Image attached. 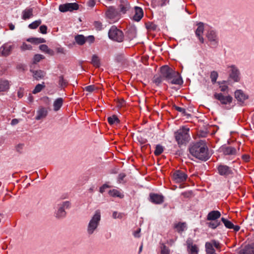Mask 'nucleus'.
<instances>
[{
	"mask_svg": "<svg viewBox=\"0 0 254 254\" xmlns=\"http://www.w3.org/2000/svg\"><path fill=\"white\" fill-rule=\"evenodd\" d=\"M100 220L101 214L98 210L95 211L88 224L86 230L88 235H91L95 233L99 225Z\"/></svg>",
	"mask_w": 254,
	"mask_h": 254,
	"instance_id": "obj_3",
	"label": "nucleus"
},
{
	"mask_svg": "<svg viewBox=\"0 0 254 254\" xmlns=\"http://www.w3.org/2000/svg\"><path fill=\"white\" fill-rule=\"evenodd\" d=\"M67 81L64 79L63 76H60L59 77V84L61 86H65L66 85Z\"/></svg>",
	"mask_w": 254,
	"mask_h": 254,
	"instance_id": "obj_49",
	"label": "nucleus"
},
{
	"mask_svg": "<svg viewBox=\"0 0 254 254\" xmlns=\"http://www.w3.org/2000/svg\"><path fill=\"white\" fill-rule=\"evenodd\" d=\"M221 213L219 211L213 210L208 213L207 216V220L209 221H217L220 218Z\"/></svg>",
	"mask_w": 254,
	"mask_h": 254,
	"instance_id": "obj_20",
	"label": "nucleus"
},
{
	"mask_svg": "<svg viewBox=\"0 0 254 254\" xmlns=\"http://www.w3.org/2000/svg\"><path fill=\"white\" fill-rule=\"evenodd\" d=\"M47 27L45 25H41L39 28L40 32L44 34H45L47 33Z\"/></svg>",
	"mask_w": 254,
	"mask_h": 254,
	"instance_id": "obj_50",
	"label": "nucleus"
},
{
	"mask_svg": "<svg viewBox=\"0 0 254 254\" xmlns=\"http://www.w3.org/2000/svg\"><path fill=\"white\" fill-rule=\"evenodd\" d=\"M140 232V229H137L133 233V236L136 238L140 237L139 233Z\"/></svg>",
	"mask_w": 254,
	"mask_h": 254,
	"instance_id": "obj_58",
	"label": "nucleus"
},
{
	"mask_svg": "<svg viewBox=\"0 0 254 254\" xmlns=\"http://www.w3.org/2000/svg\"><path fill=\"white\" fill-rule=\"evenodd\" d=\"M189 128L182 127L175 132V137L179 146L186 144L190 139Z\"/></svg>",
	"mask_w": 254,
	"mask_h": 254,
	"instance_id": "obj_4",
	"label": "nucleus"
},
{
	"mask_svg": "<svg viewBox=\"0 0 254 254\" xmlns=\"http://www.w3.org/2000/svg\"><path fill=\"white\" fill-rule=\"evenodd\" d=\"M235 98L240 102L243 103L248 98V96L246 95L241 90H237L235 92Z\"/></svg>",
	"mask_w": 254,
	"mask_h": 254,
	"instance_id": "obj_22",
	"label": "nucleus"
},
{
	"mask_svg": "<svg viewBox=\"0 0 254 254\" xmlns=\"http://www.w3.org/2000/svg\"><path fill=\"white\" fill-rule=\"evenodd\" d=\"M86 42H88L90 43H93L94 41V37L93 36H89L85 37Z\"/></svg>",
	"mask_w": 254,
	"mask_h": 254,
	"instance_id": "obj_53",
	"label": "nucleus"
},
{
	"mask_svg": "<svg viewBox=\"0 0 254 254\" xmlns=\"http://www.w3.org/2000/svg\"><path fill=\"white\" fill-rule=\"evenodd\" d=\"M76 42L80 45H83L85 42V37L82 35H78L75 37Z\"/></svg>",
	"mask_w": 254,
	"mask_h": 254,
	"instance_id": "obj_33",
	"label": "nucleus"
},
{
	"mask_svg": "<svg viewBox=\"0 0 254 254\" xmlns=\"http://www.w3.org/2000/svg\"><path fill=\"white\" fill-rule=\"evenodd\" d=\"M218 73L215 71H213L211 72L210 74V78L211 80V81L213 83H214L216 82V80L218 77Z\"/></svg>",
	"mask_w": 254,
	"mask_h": 254,
	"instance_id": "obj_46",
	"label": "nucleus"
},
{
	"mask_svg": "<svg viewBox=\"0 0 254 254\" xmlns=\"http://www.w3.org/2000/svg\"><path fill=\"white\" fill-rule=\"evenodd\" d=\"M21 49L22 51L30 50L32 49V46L30 45L27 44L26 43H23L21 46Z\"/></svg>",
	"mask_w": 254,
	"mask_h": 254,
	"instance_id": "obj_48",
	"label": "nucleus"
},
{
	"mask_svg": "<svg viewBox=\"0 0 254 254\" xmlns=\"http://www.w3.org/2000/svg\"><path fill=\"white\" fill-rule=\"evenodd\" d=\"M188 178V175L185 172L181 170L176 171L173 175V179L176 183H182L185 182Z\"/></svg>",
	"mask_w": 254,
	"mask_h": 254,
	"instance_id": "obj_8",
	"label": "nucleus"
},
{
	"mask_svg": "<svg viewBox=\"0 0 254 254\" xmlns=\"http://www.w3.org/2000/svg\"><path fill=\"white\" fill-rule=\"evenodd\" d=\"M109 194L113 197H119L120 198H123L124 195L122 194L119 191L116 189L110 190L109 191Z\"/></svg>",
	"mask_w": 254,
	"mask_h": 254,
	"instance_id": "obj_34",
	"label": "nucleus"
},
{
	"mask_svg": "<svg viewBox=\"0 0 254 254\" xmlns=\"http://www.w3.org/2000/svg\"><path fill=\"white\" fill-rule=\"evenodd\" d=\"M78 9V4L76 3H66L61 4L59 6V10L62 12L72 11Z\"/></svg>",
	"mask_w": 254,
	"mask_h": 254,
	"instance_id": "obj_9",
	"label": "nucleus"
},
{
	"mask_svg": "<svg viewBox=\"0 0 254 254\" xmlns=\"http://www.w3.org/2000/svg\"><path fill=\"white\" fill-rule=\"evenodd\" d=\"M169 0H160L159 5L160 6H164L167 4H169Z\"/></svg>",
	"mask_w": 254,
	"mask_h": 254,
	"instance_id": "obj_52",
	"label": "nucleus"
},
{
	"mask_svg": "<svg viewBox=\"0 0 254 254\" xmlns=\"http://www.w3.org/2000/svg\"><path fill=\"white\" fill-rule=\"evenodd\" d=\"M63 104V99L62 98L57 99L54 102V110L55 111H59Z\"/></svg>",
	"mask_w": 254,
	"mask_h": 254,
	"instance_id": "obj_27",
	"label": "nucleus"
},
{
	"mask_svg": "<svg viewBox=\"0 0 254 254\" xmlns=\"http://www.w3.org/2000/svg\"><path fill=\"white\" fill-rule=\"evenodd\" d=\"M218 170L220 175L223 176H228L232 173L230 168L226 165H220Z\"/></svg>",
	"mask_w": 254,
	"mask_h": 254,
	"instance_id": "obj_19",
	"label": "nucleus"
},
{
	"mask_svg": "<svg viewBox=\"0 0 254 254\" xmlns=\"http://www.w3.org/2000/svg\"><path fill=\"white\" fill-rule=\"evenodd\" d=\"M129 4L127 1H122L120 4V11L124 14L129 9Z\"/></svg>",
	"mask_w": 254,
	"mask_h": 254,
	"instance_id": "obj_28",
	"label": "nucleus"
},
{
	"mask_svg": "<svg viewBox=\"0 0 254 254\" xmlns=\"http://www.w3.org/2000/svg\"><path fill=\"white\" fill-rule=\"evenodd\" d=\"M91 63L94 66L96 67H99L100 65V62L98 57L94 55L92 58Z\"/></svg>",
	"mask_w": 254,
	"mask_h": 254,
	"instance_id": "obj_35",
	"label": "nucleus"
},
{
	"mask_svg": "<svg viewBox=\"0 0 254 254\" xmlns=\"http://www.w3.org/2000/svg\"><path fill=\"white\" fill-rule=\"evenodd\" d=\"M110 39L118 42H122L124 39V35L122 31L115 26H112L108 32Z\"/></svg>",
	"mask_w": 254,
	"mask_h": 254,
	"instance_id": "obj_5",
	"label": "nucleus"
},
{
	"mask_svg": "<svg viewBox=\"0 0 254 254\" xmlns=\"http://www.w3.org/2000/svg\"><path fill=\"white\" fill-rule=\"evenodd\" d=\"M18 122H19V121L18 119H14L12 120V121L11 122V125L12 126H14V125L17 124L18 123Z\"/></svg>",
	"mask_w": 254,
	"mask_h": 254,
	"instance_id": "obj_60",
	"label": "nucleus"
},
{
	"mask_svg": "<svg viewBox=\"0 0 254 254\" xmlns=\"http://www.w3.org/2000/svg\"><path fill=\"white\" fill-rule=\"evenodd\" d=\"M44 57L43 55L40 54H36L33 59V63L35 64L39 62L42 59H44Z\"/></svg>",
	"mask_w": 254,
	"mask_h": 254,
	"instance_id": "obj_44",
	"label": "nucleus"
},
{
	"mask_svg": "<svg viewBox=\"0 0 254 254\" xmlns=\"http://www.w3.org/2000/svg\"><path fill=\"white\" fill-rule=\"evenodd\" d=\"M13 49V46L8 44H5L0 48V54L4 57L8 56Z\"/></svg>",
	"mask_w": 254,
	"mask_h": 254,
	"instance_id": "obj_14",
	"label": "nucleus"
},
{
	"mask_svg": "<svg viewBox=\"0 0 254 254\" xmlns=\"http://www.w3.org/2000/svg\"><path fill=\"white\" fill-rule=\"evenodd\" d=\"M33 8L28 7L24 9L22 12V18L23 20H26L33 17Z\"/></svg>",
	"mask_w": 254,
	"mask_h": 254,
	"instance_id": "obj_23",
	"label": "nucleus"
},
{
	"mask_svg": "<svg viewBox=\"0 0 254 254\" xmlns=\"http://www.w3.org/2000/svg\"><path fill=\"white\" fill-rule=\"evenodd\" d=\"M56 50L57 52L58 53L63 54H65V50H64V48H63L62 47H57V48H56Z\"/></svg>",
	"mask_w": 254,
	"mask_h": 254,
	"instance_id": "obj_54",
	"label": "nucleus"
},
{
	"mask_svg": "<svg viewBox=\"0 0 254 254\" xmlns=\"http://www.w3.org/2000/svg\"><path fill=\"white\" fill-rule=\"evenodd\" d=\"M164 79L163 77L160 74V75H155L153 77V82L157 85H159L160 84L163 80Z\"/></svg>",
	"mask_w": 254,
	"mask_h": 254,
	"instance_id": "obj_39",
	"label": "nucleus"
},
{
	"mask_svg": "<svg viewBox=\"0 0 254 254\" xmlns=\"http://www.w3.org/2000/svg\"><path fill=\"white\" fill-rule=\"evenodd\" d=\"M160 74L164 80L172 84L181 85L183 83L179 72L168 65H164L160 68Z\"/></svg>",
	"mask_w": 254,
	"mask_h": 254,
	"instance_id": "obj_2",
	"label": "nucleus"
},
{
	"mask_svg": "<svg viewBox=\"0 0 254 254\" xmlns=\"http://www.w3.org/2000/svg\"><path fill=\"white\" fill-rule=\"evenodd\" d=\"M39 49L41 51L48 54L50 56H53L54 55V51L49 49L46 45L43 44L40 45L39 46Z\"/></svg>",
	"mask_w": 254,
	"mask_h": 254,
	"instance_id": "obj_29",
	"label": "nucleus"
},
{
	"mask_svg": "<svg viewBox=\"0 0 254 254\" xmlns=\"http://www.w3.org/2000/svg\"><path fill=\"white\" fill-rule=\"evenodd\" d=\"M220 222H218V221H211L207 223V226L209 228L213 229L216 228L218 226L220 225Z\"/></svg>",
	"mask_w": 254,
	"mask_h": 254,
	"instance_id": "obj_40",
	"label": "nucleus"
},
{
	"mask_svg": "<svg viewBox=\"0 0 254 254\" xmlns=\"http://www.w3.org/2000/svg\"><path fill=\"white\" fill-rule=\"evenodd\" d=\"M8 26H9V29L10 30H13L15 28L14 25L12 23L9 24Z\"/></svg>",
	"mask_w": 254,
	"mask_h": 254,
	"instance_id": "obj_63",
	"label": "nucleus"
},
{
	"mask_svg": "<svg viewBox=\"0 0 254 254\" xmlns=\"http://www.w3.org/2000/svg\"><path fill=\"white\" fill-rule=\"evenodd\" d=\"M126 177V175L124 173H121L119 174L118 177V181L120 183H121Z\"/></svg>",
	"mask_w": 254,
	"mask_h": 254,
	"instance_id": "obj_57",
	"label": "nucleus"
},
{
	"mask_svg": "<svg viewBox=\"0 0 254 254\" xmlns=\"http://www.w3.org/2000/svg\"><path fill=\"white\" fill-rule=\"evenodd\" d=\"M30 71L32 73L33 78L37 80L43 78L46 75V72L42 70H34L31 69Z\"/></svg>",
	"mask_w": 254,
	"mask_h": 254,
	"instance_id": "obj_21",
	"label": "nucleus"
},
{
	"mask_svg": "<svg viewBox=\"0 0 254 254\" xmlns=\"http://www.w3.org/2000/svg\"><path fill=\"white\" fill-rule=\"evenodd\" d=\"M220 88L221 91L224 92L228 89V86L225 85H221L220 86Z\"/></svg>",
	"mask_w": 254,
	"mask_h": 254,
	"instance_id": "obj_59",
	"label": "nucleus"
},
{
	"mask_svg": "<svg viewBox=\"0 0 254 254\" xmlns=\"http://www.w3.org/2000/svg\"><path fill=\"white\" fill-rule=\"evenodd\" d=\"M9 88V83L6 80L0 79V92L6 91Z\"/></svg>",
	"mask_w": 254,
	"mask_h": 254,
	"instance_id": "obj_25",
	"label": "nucleus"
},
{
	"mask_svg": "<svg viewBox=\"0 0 254 254\" xmlns=\"http://www.w3.org/2000/svg\"><path fill=\"white\" fill-rule=\"evenodd\" d=\"M197 28L195 31V35L201 43H204V38L202 34L204 32V24L202 22H199L197 24Z\"/></svg>",
	"mask_w": 254,
	"mask_h": 254,
	"instance_id": "obj_12",
	"label": "nucleus"
},
{
	"mask_svg": "<svg viewBox=\"0 0 254 254\" xmlns=\"http://www.w3.org/2000/svg\"><path fill=\"white\" fill-rule=\"evenodd\" d=\"M135 14L133 16V20L139 21L141 20L143 15V10L141 8L137 6L134 7Z\"/></svg>",
	"mask_w": 254,
	"mask_h": 254,
	"instance_id": "obj_24",
	"label": "nucleus"
},
{
	"mask_svg": "<svg viewBox=\"0 0 254 254\" xmlns=\"http://www.w3.org/2000/svg\"><path fill=\"white\" fill-rule=\"evenodd\" d=\"M221 221L224 223L225 226L228 229H232L234 226V224L231 221L224 218H222Z\"/></svg>",
	"mask_w": 254,
	"mask_h": 254,
	"instance_id": "obj_37",
	"label": "nucleus"
},
{
	"mask_svg": "<svg viewBox=\"0 0 254 254\" xmlns=\"http://www.w3.org/2000/svg\"><path fill=\"white\" fill-rule=\"evenodd\" d=\"M208 40L213 44L216 45L217 43V38L215 32L214 30L208 31L206 35Z\"/></svg>",
	"mask_w": 254,
	"mask_h": 254,
	"instance_id": "obj_18",
	"label": "nucleus"
},
{
	"mask_svg": "<svg viewBox=\"0 0 254 254\" xmlns=\"http://www.w3.org/2000/svg\"><path fill=\"white\" fill-rule=\"evenodd\" d=\"M41 22L42 21L40 19L36 20L33 22L32 23L30 24L28 26V27L32 29H35L41 24Z\"/></svg>",
	"mask_w": 254,
	"mask_h": 254,
	"instance_id": "obj_38",
	"label": "nucleus"
},
{
	"mask_svg": "<svg viewBox=\"0 0 254 254\" xmlns=\"http://www.w3.org/2000/svg\"><path fill=\"white\" fill-rule=\"evenodd\" d=\"M163 147L160 144H158L156 146L155 150L154 151V154L156 156H158L163 152Z\"/></svg>",
	"mask_w": 254,
	"mask_h": 254,
	"instance_id": "obj_41",
	"label": "nucleus"
},
{
	"mask_svg": "<svg viewBox=\"0 0 254 254\" xmlns=\"http://www.w3.org/2000/svg\"><path fill=\"white\" fill-rule=\"evenodd\" d=\"M113 217L114 219L122 218L123 217V214L120 213H119L117 211H114L113 213Z\"/></svg>",
	"mask_w": 254,
	"mask_h": 254,
	"instance_id": "obj_51",
	"label": "nucleus"
},
{
	"mask_svg": "<svg viewBox=\"0 0 254 254\" xmlns=\"http://www.w3.org/2000/svg\"><path fill=\"white\" fill-rule=\"evenodd\" d=\"M45 87L44 82L42 84H38L35 87L32 93L33 94H36L40 92L43 88Z\"/></svg>",
	"mask_w": 254,
	"mask_h": 254,
	"instance_id": "obj_36",
	"label": "nucleus"
},
{
	"mask_svg": "<svg viewBox=\"0 0 254 254\" xmlns=\"http://www.w3.org/2000/svg\"><path fill=\"white\" fill-rule=\"evenodd\" d=\"M108 121L109 124L111 125H118L120 123V120L116 115H113L108 118Z\"/></svg>",
	"mask_w": 254,
	"mask_h": 254,
	"instance_id": "obj_31",
	"label": "nucleus"
},
{
	"mask_svg": "<svg viewBox=\"0 0 254 254\" xmlns=\"http://www.w3.org/2000/svg\"><path fill=\"white\" fill-rule=\"evenodd\" d=\"M94 25H95V27L97 28V29H98V30H101L102 29V24H101V23H100L99 22H98V21L95 22Z\"/></svg>",
	"mask_w": 254,
	"mask_h": 254,
	"instance_id": "obj_56",
	"label": "nucleus"
},
{
	"mask_svg": "<svg viewBox=\"0 0 254 254\" xmlns=\"http://www.w3.org/2000/svg\"><path fill=\"white\" fill-rule=\"evenodd\" d=\"M70 206V203L68 201H64L58 205V210L56 212V217L59 219L64 218L66 213L65 209L69 208Z\"/></svg>",
	"mask_w": 254,
	"mask_h": 254,
	"instance_id": "obj_6",
	"label": "nucleus"
},
{
	"mask_svg": "<svg viewBox=\"0 0 254 254\" xmlns=\"http://www.w3.org/2000/svg\"><path fill=\"white\" fill-rule=\"evenodd\" d=\"M95 4V0H89L87 2V5L89 7H93Z\"/></svg>",
	"mask_w": 254,
	"mask_h": 254,
	"instance_id": "obj_55",
	"label": "nucleus"
},
{
	"mask_svg": "<svg viewBox=\"0 0 254 254\" xmlns=\"http://www.w3.org/2000/svg\"><path fill=\"white\" fill-rule=\"evenodd\" d=\"M243 158L246 161H248L249 160V157L248 156H247V155H244L243 156Z\"/></svg>",
	"mask_w": 254,
	"mask_h": 254,
	"instance_id": "obj_64",
	"label": "nucleus"
},
{
	"mask_svg": "<svg viewBox=\"0 0 254 254\" xmlns=\"http://www.w3.org/2000/svg\"><path fill=\"white\" fill-rule=\"evenodd\" d=\"M190 152L193 156L202 161H206L210 157L205 141L202 140L192 145L190 148Z\"/></svg>",
	"mask_w": 254,
	"mask_h": 254,
	"instance_id": "obj_1",
	"label": "nucleus"
},
{
	"mask_svg": "<svg viewBox=\"0 0 254 254\" xmlns=\"http://www.w3.org/2000/svg\"><path fill=\"white\" fill-rule=\"evenodd\" d=\"M214 247L218 249H220V243L215 240H212L210 242H208L205 243V251L207 254H216Z\"/></svg>",
	"mask_w": 254,
	"mask_h": 254,
	"instance_id": "obj_7",
	"label": "nucleus"
},
{
	"mask_svg": "<svg viewBox=\"0 0 254 254\" xmlns=\"http://www.w3.org/2000/svg\"><path fill=\"white\" fill-rule=\"evenodd\" d=\"M223 153L225 155H234L236 153V150L234 147L228 146L224 148Z\"/></svg>",
	"mask_w": 254,
	"mask_h": 254,
	"instance_id": "obj_30",
	"label": "nucleus"
},
{
	"mask_svg": "<svg viewBox=\"0 0 254 254\" xmlns=\"http://www.w3.org/2000/svg\"><path fill=\"white\" fill-rule=\"evenodd\" d=\"M106 188H108V186L106 185H104L100 188V192L101 193H103L104 191V189Z\"/></svg>",
	"mask_w": 254,
	"mask_h": 254,
	"instance_id": "obj_61",
	"label": "nucleus"
},
{
	"mask_svg": "<svg viewBox=\"0 0 254 254\" xmlns=\"http://www.w3.org/2000/svg\"><path fill=\"white\" fill-rule=\"evenodd\" d=\"M29 42L33 44H38L40 43H43L45 42V40L43 38H31L27 40Z\"/></svg>",
	"mask_w": 254,
	"mask_h": 254,
	"instance_id": "obj_32",
	"label": "nucleus"
},
{
	"mask_svg": "<svg viewBox=\"0 0 254 254\" xmlns=\"http://www.w3.org/2000/svg\"><path fill=\"white\" fill-rule=\"evenodd\" d=\"M232 229H234L235 231L238 232L240 230V227L238 225H234V226L233 227Z\"/></svg>",
	"mask_w": 254,
	"mask_h": 254,
	"instance_id": "obj_62",
	"label": "nucleus"
},
{
	"mask_svg": "<svg viewBox=\"0 0 254 254\" xmlns=\"http://www.w3.org/2000/svg\"><path fill=\"white\" fill-rule=\"evenodd\" d=\"M188 251L189 254H197L198 248L195 244H193L191 240H188L187 241Z\"/></svg>",
	"mask_w": 254,
	"mask_h": 254,
	"instance_id": "obj_15",
	"label": "nucleus"
},
{
	"mask_svg": "<svg viewBox=\"0 0 254 254\" xmlns=\"http://www.w3.org/2000/svg\"><path fill=\"white\" fill-rule=\"evenodd\" d=\"M115 14H116L115 9L113 8H111L109 9L106 12L107 16L109 18H111V19L113 18L114 17V16H115Z\"/></svg>",
	"mask_w": 254,
	"mask_h": 254,
	"instance_id": "obj_42",
	"label": "nucleus"
},
{
	"mask_svg": "<svg viewBox=\"0 0 254 254\" xmlns=\"http://www.w3.org/2000/svg\"><path fill=\"white\" fill-rule=\"evenodd\" d=\"M230 68L229 77L235 82H238L240 80V71L238 68L234 65L228 66Z\"/></svg>",
	"mask_w": 254,
	"mask_h": 254,
	"instance_id": "obj_10",
	"label": "nucleus"
},
{
	"mask_svg": "<svg viewBox=\"0 0 254 254\" xmlns=\"http://www.w3.org/2000/svg\"><path fill=\"white\" fill-rule=\"evenodd\" d=\"M173 108L177 111L181 113L184 116H188L189 115V114H188L186 112V110L185 108L180 107L177 106L176 105H174L173 106Z\"/></svg>",
	"mask_w": 254,
	"mask_h": 254,
	"instance_id": "obj_45",
	"label": "nucleus"
},
{
	"mask_svg": "<svg viewBox=\"0 0 254 254\" xmlns=\"http://www.w3.org/2000/svg\"><path fill=\"white\" fill-rule=\"evenodd\" d=\"M150 201L155 204H161L164 201V196L162 195L150 193Z\"/></svg>",
	"mask_w": 254,
	"mask_h": 254,
	"instance_id": "obj_17",
	"label": "nucleus"
},
{
	"mask_svg": "<svg viewBox=\"0 0 254 254\" xmlns=\"http://www.w3.org/2000/svg\"><path fill=\"white\" fill-rule=\"evenodd\" d=\"M214 96L223 105L229 104L232 101V97L230 96H225L222 93H215Z\"/></svg>",
	"mask_w": 254,
	"mask_h": 254,
	"instance_id": "obj_11",
	"label": "nucleus"
},
{
	"mask_svg": "<svg viewBox=\"0 0 254 254\" xmlns=\"http://www.w3.org/2000/svg\"><path fill=\"white\" fill-rule=\"evenodd\" d=\"M161 254H170V250L165 244H162L160 247Z\"/></svg>",
	"mask_w": 254,
	"mask_h": 254,
	"instance_id": "obj_43",
	"label": "nucleus"
},
{
	"mask_svg": "<svg viewBox=\"0 0 254 254\" xmlns=\"http://www.w3.org/2000/svg\"><path fill=\"white\" fill-rule=\"evenodd\" d=\"M238 254H254V244L242 247L239 250Z\"/></svg>",
	"mask_w": 254,
	"mask_h": 254,
	"instance_id": "obj_13",
	"label": "nucleus"
},
{
	"mask_svg": "<svg viewBox=\"0 0 254 254\" xmlns=\"http://www.w3.org/2000/svg\"><path fill=\"white\" fill-rule=\"evenodd\" d=\"M48 115V111L43 107H40L37 111V115L35 117L36 120H40L45 118Z\"/></svg>",
	"mask_w": 254,
	"mask_h": 254,
	"instance_id": "obj_16",
	"label": "nucleus"
},
{
	"mask_svg": "<svg viewBox=\"0 0 254 254\" xmlns=\"http://www.w3.org/2000/svg\"><path fill=\"white\" fill-rule=\"evenodd\" d=\"M96 89L95 86L94 85H89L87 86H86L84 90L86 91H87L88 92H92L93 91H94Z\"/></svg>",
	"mask_w": 254,
	"mask_h": 254,
	"instance_id": "obj_47",
	"label": "nucleus"
},
{
	"mask_svg": "<svg viewBox=\"0 0 254 254\" xmlns=\"http://www.w3.org/2000/svg\"><path fill=\"white\" fill-rule=\"evenodd\" d=\"M175 228L178 233H182L187 229V224L185 222H180L175 225Z\"/></svg>",
	"mask_w": 254,
	"mask_h": 254,
	"instance_id": "obj_26",
	"label": "nucleus"
}]
</instances>
